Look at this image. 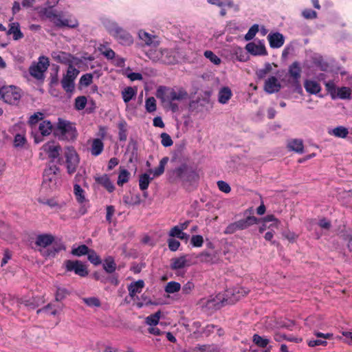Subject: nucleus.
I'll list each match as a JSON object with an SVG mask.
<instances>
[{"label":"nucleus","mask_w":352,"mask_h":352,"mask_svg":"<svg viewBox=\"0 0 352 352\" xmlns=\"http://www.w3.org/2000/svg\"><path fill=\"white\" fill-rule=\"evenodd\" d=\"M87 98L84 96H78L75 99V109L76 110H82L87 104Z\"/></svg>","instance_id":"5fc2aeb1"},{"label":"nucleus","mask_w":352,"mask_h":352,"mask_svg":"<svg viewBox=\"0 0 352 352\" xmlns=\"http://www.w3.org/2000/svg\"><path fill=\"white\" fill-rule=\"evenodd\" d=\"M152 179L153 178H151L147 173L141 175L139 179L140 188L142 190H146Z\"/></svg>","instance_id":"a18cd8bd"},{"label":"nucleus","mask_w":352,"mask_h":352,"mask_svg":"<svg viewBox=\"0 0 352 352\" xmlns=\"http://www.w3.org/2000/svg\"><path fill=\"white\" fill-rule=\"evenodd\" d=\"M96 182L104 187L109 192L114 190L115 187L107 175H103L96 179Z\"/></svg>","instance_id":"cd10ccee"},{"label":"nucleus","mask_w":352,"mask_h":352,"mask_svg":"<svg viewBox=\"0 0 352 352\" xmlns=\"http://www.w3.org/2000/svg\"><path fill=\"white\" fill-rule=\"evenodd\" d=\"M94 276L96 280H100L103 283H110L116 286L118 285L119 283L118 277L115 275L106 276L104 275L99 274L98 273H95Z\"/></svg>","instance_id":"2f4dec72"},{"label":"nucleus","mask_w":352,"mask_h":352,"mask_svg":"<svg viewBox=\"0 0 352 352\" xmlns=\"http://www.w3.org/2000/svg\"><path fill=\"white\" fill-rule=\"evenodd\" d=\"M51 56L54 60L60 63L68 64L72 62L71 54L65 52L54 51L52 52Z\"/></svg>","instance_id":"aec40b11"},{"label":"nucleus","mask_w":352,"mask_h":352,"mask_svg":"<svg viewBox=\"0 0 352 352\" xmlns=\"http://www.w3.org/2000/svg\"><path fill=\"white\" fill-rule=\"evenodd\" d=\"M104 270L109 274L113 273L116 269V264L112 257H108L103 263Z\"/></svg>","instance_id":"79ce46f5"},{"label":"nucleus","mask_w":352,"mask_h":352,"mask_svg":"<svg viewBox=\"0 0 352 352\" xmlns=\"http://www.w3.org/2000/svg\"><path fill=\"white\" fill-rule=\"evenodd\" d=\"M56 289L55 300L56 301H62L70 294L69 291L65 287L56 286Z\"/></svg>","instance_id":"58836bf2"},{"label":"nucleus","mask_w":352,"mask_h":352,"mask_svg":"<svg viewBox=\"0 0 352 352\" xmlns=\"http://www.w3.org/2000/svg\"><path fill=\"white\" fill-rule=\"evenodd\" d=\"M204 56L216 65H219L221 62V58L215 55L212 51L206 50L204 52Z\"/></svg>","instance_id":"bf43d9fd"},{"label":"nucleus","mask_w":352,"mask_h":352,"mask_svg":"<svg viewBox=\"0 0 352 352\" xmlns=\"http://www.w3.org/2000/svg\"><path fill=\"white\" fill-rule=\"evenodd\" d=\"M62 250H65V246L63 244H60L57 247H53L52 248L46 250H40V252L44 256L54 257Z\"/></svg>","instance_id":"ea45409f"},{"label":"nucleus","mask_w":352,"mask_h":352,"mask_svg":"<svg viewBox=\"0 0 352 352\" xmlns=\"http://www.w3.org/2000/svg\"><path fill=\"white\" fill-rule=\"evenodd\" d=\"M21 98V90L15 86H4L0 89V98H1L6 103L16 104L19 102Z\"/></svg>","instance_id":"6e6552de"},{"label":"nucleus","mask_w":352,"mask_h":352,"mask_svg":"<svg viewBox=\"0 0 352 352\" xmlns=\"http://www.w3.org/2000/svg\"><path fill=\"white\" fill-rule=\"evenodd\" d=\"M232 96L231 89L228 87L221 88L218 94V101L219 103L225 104L228 103Z\"/></svg>","instance_id":"a878e982"},{"label":"nucleus","mask_w":352,"mask_h":352,"mask_svg":"<svg viewBox=\"0 0 352 352\" xmlns=\"http://www.w3.org/2000/svg\"><path fill=\"white\" fill-rule=\"evenodd\" d=\"M64 157L67 172L69 175L74 173L80 164V157L73 146H67L65 148Z\"/></svg>","instance_id":"0eeeda50"},{"label":"nucleus","mask_w":352,"mask_h":352,"mask_svg":"<svg viewBox=\"0 0 352 352\" xmlns=\"http://www.w3.org/2000/svg\"><path fill=\"white\" fill-rule=\"evenodd\" d=\"M43 118V113L41 112H36L32 115L28 120V124L33 127L39 120H42Z\"/></svg>","instance_id":"052dcab7"},{"label":"nucleus","mask_w":352,"mask_h":352,"mask_svg":"<svg viewBox=\"0 0 352 352\" xmlns=\"http://www.w3.org/2000/svg\"><path fill=\"white\" fill-rule=\"evenodd\" d=\"M88 143L90 144L89 151L93 156H98L104 150V143L100 138H94L89 140Z\"/></svg>","instance_id":"2eb2a0df"},{"label":"nucleus","mask_w":352,"mask_h":352,"mask_svg":"<svg viewBox=\"0 0 352 352\" xmlns=\"http://www.w3.org/2000/svg\"><path fill=\"white\" fill-rule=\"evenodd\" d=\"M82 301L89 307H96L100 306V301L96 297L83 298Z\"/></svg>","instance_id":"13d9d810"},{"label":"nucleus","mask_w":352,"mask_h":352,"mask_svg":"<svg viewBox=\"0 0 352 352\" xmlns=\"http://www.w3.org/2000/svg\"><path fill=\"white\" fill-rule=\"evenodd\" d=\"M144 287V282L142 280H138L137 281L132 282L128 286L129 296L131 298H133L137 294L141 293Z\"/></svg>","instance_id":"4be33fe9"},{"label":"nucleus","mask_w":352,"mask_h":352,"mask_svg":"<svg viewBox=\"0 0 352 352\" xmlns=\"http://www.w3.org/2000/svg\"><path fill=\"white\" fill-rule=\"evenodd\" d=\"M289 74L295 82H299V79L300 78L301 76V67L298 62H294L289 66Z\"/></svg>","instance_id":"5701e85b"},{"label":"nucleus","mask_w":352,"mask_h":352,"mask_svg":"<svg viewBox=\"0 0 352 352\" xmlns=\"http://www.w3.org/2000/svg\"><path fill=\"white\" fill-rule=\"evenodd\" d=\"M56 135L59 139L63 140H74L77 136V131L75 126L69 121L58 119Z\"/></svg>","instance_id":"39448f33"},{"label":"nucleus","mask_w":352,"mask_h":352,"mask_svg":"<svg viewBox=\"0 0 352 352\" xmlns=\"http://www.w3.org/2000/svg\"><path fill=\"white\" fill-rule=\"evenodd\" d=\"M173 175L184 183L192 184L199 179L197 171L187 164H183L173 170Z\"/></svg>","instance_id":"423d86ee"},{"label":"nucleus","mask_w":352,"mask_h":352,"mask_svg":"<svg viewBox=\"0 0 352 352\" xmlns=\"http://www.w3.org/2000/svg\"><path fill=\"white\" fill-rule=\"evenodd\" d=\"M145 107L148 112L151 113L156 110V100L153 97L147 98L145 101Z\"/></svg>","instance_id":"4d7b16f0"},{"label":"nucleus","mask_w":352,"mask_h":352,"mask_svg":"<svg viewBox=\"0 0 352 352\" xmlns=\"http://www.w3.org/2000/svg\"><path fill=\"white\" fill-rule=\"evenodd\" d=\"M138 36L140 40L144 42L145 45L148 46H156L159 44V42L156 40L157 36L152 35L144 30H140L138 32Z\"/></svg>","instance_id":"6ab92c4d"},{"label":"nucleus","mask_w":352,"mask_h":352,"mask_svg":"<svg viewBox=\"0 0 352 352\" xmlns=\"http://www.w3.org/2000/svg\"><path fill=\"white\" fill-rule=\"evenodd\" d=\"M42 148L52 160L58 158L60 155V152L61 151V146L58 144H56L53 142H47L43 146Z\"/></svg>","instance_id":"f8f14e48"},{"label":"nucleus","mask_w":352,"mask_h":352,"mask_svg":"<svg viewBox=\"0 0 352 352\" xmlns=\"http://www.w3.org/2000/svg\"><path fill=\"white\" fill-rule=\"evenodd\" d=\"M93 75L91 74H85L82 75L80 78V84L81 85L87 87L92 83Z\"/></svg>","instance_id":"0e129e2a"},{"label":"nucleus","mask_w":352,"mask_h":352,"mask_svg":"<svg viewBox=\"0 0 352 352\" xmlns=\"http://www.w3.org/2000/svg\"><path fill=\"white\" fill-rule=\"evenodd\" d=\"M74 193L78 203L82 204L86 201L85 196V190L80 187L79 184H74Z\"/></svg>","instance_id":"e433bc0d"},{"label":"nucleus","mask_w":352,"mask_h":352,"mask_svg":"<svg viewBox=\"0 0 352 352\" xmlns=\"http://www.w3.org/2000/svg\"><path fill=\"white\" fill-rule=\"evenodd\" d=\"M195 289V284L192 281L189 280L186 283H185L182 288V291L184 294H190L193 289Z\"/></svg>","instance_id":"774afa93"},{"label":"nucleus","mask_w":352,"mask_h":352,"mask_svg":"<svg viewBox=\"0 0 352 352\" xmlns=\"http://www.w3.org/2000/svg\"><path fill=\"white\" fill-rule=\"evenodd\" d=\"M267 39L272 48H279L283 45L285 42L283 35L279 32L269 34Z\"/></svg>","instance_id":"dca6fc26"},{"label":"nucleus","mask_w":352,"mask_h":352,"mask_svg":"<svg viewBox=\"0 0 352 352\" xmlns=\"http://www.w3.org/2000/svg\"><path fill=\"white\" fill-rule=\"evenodd\" d=\"M350 100L351 98V89L347 87H339L335 94V99Z\"/></svg>","instance_id":"c756f323"},{"label":"nucleus","mask_w":352,"mask_h":352,"mask_svg":"<svg viewBox=\"0 0 352 352\" xmlns=\"http://www.w3.org/2000/svg\"><path fill=\"white\" fill-rule=\"evenodd\" d=\"M187 91L182 87H168L160 86L157 89L156 96L163 102L171 103L182 101L188 98Z\"/></svg>","instance_id":"7ed1b4c3"},{"label":"nucleus","mask_w":352,"mask_h":352,"mask_svg":"<svg viewBox=\"0 0 352 352\" xmlns=\"http://www.w3.org/2000/svg\"><path fill=\"white\" fill-rule=\"evenodd\" d=\"M253 342L260 348H265L270 343V340L258 334H254L252 338Z\"/></svg>","instance_id":"a19ab883"},{"label":"nucleus","mask_w":352,"mask_h":352,"mask_svg":"<svg viewBox=\"0 0 352 352\" xmlns=\"http://www.w3.org/2000/svg\"><path fill=\"white\" fill-rule=\"evenodd\" d=\"M88 260L95 265H98L101 263V259L100 256L94 250H89V252L87 253Z\"/></svg>","instance_id":"864d4df0"},{"label":"nucleus","mask_w":352,"mask_h":352,"mask_svg":"<svg viewBox=\"0 0 352 352\" xmlns=\"http://www.w3.org/2000/svg\"><path fill=\"white\" fill-rule=\"evenodd\" d=\"M258 25H253L248 30V33L245 35V39L246 41L252 40L258 32Z\"/></svg>","instance_id":"e2e57ef3"},{"label":"nucleus","mask_w":352,"mask_h":352,"mask_svg":"<svg viewBox=\"0 0 352 352\" xmlns=\"http://www.w3.org/2000/svg\"><path fill=\"white\" fill-rule=\"evenodd\" d=\"M180 289V283L175 281H170L166 284L165 287V292L168 294H173L179 292Z\"/></svg>","instance_id":"49530a36"},{"label":"nucleus","mask_w":352,"mask_h":352,"mask_svg":"<svg viewBox=\"0 0 352 352\" xmlns=\"http://www.w3.org/2000/svg\"><path fill=\"white\" fill-rule=\"evenodd\" d=\"M66 272H74L76 274L85 277L88 275L86 266L80 261L66 260L64 262Z\"/></svg>","instance_id":"9b49d317"},{"label":"nucleus","mask_w":352,"mask_h":352,"mask_svg":"<svg viewBox=\"0 0 352 352\" xmlns=\"http://www.w3.org/2000/svg\"><path fill=\"white\" fill-rule=\"evenodd\" d=\"M168 235L171 237H177L181 240L187 241L189 239V235L183 232L177 227H173L168 233Z\"/></svg>","instance_id":"f704fd0d"},{"label":"nucleus","mask_w":352,"mask_h":352,"mask_svg":"<svg viewBox=\"0 0 352 352\" xmlns=\"http://www.w3.org/2000/svg\"><path fill=\"white\" fill-rule=\"evenodd\" d=\"M314 335L316 339H310L307 341V344L310 347H315L316 346H325L327 345V339H329L333 336L332 333H322L320 332H315Z\"/></svg>","instance_id":"4468645a"},{"label":"nucleus","mask_w":352,"mask_h":352,"mask_svg":"<svg viewBox=\"0 0 352 352\" xmlns=\"http://www.w3.org/2000/svg\"><path fill=\"white\" fill-rule=\"evenodd\" d=\"M129 173L128 170L124 169L122 170L118 175V185L122 186L124 183H126L129 179Z\"/></svg>","instance_id":"6e6d98bb"},{"label":"nucleus","mask_w":352,"mask_h":352,"mask_svg":"<svg viewBox=\"0 0 352 352\" xmlns=\"http://www.w3.org/2000/svg\"><path fill=\"white\" fill-rule=\"evenodd\" d=\"M304 87L307 92L310 94H317L321 91L320 85L312 80H306L304 82Z\"/></svg>","instance_id":"b1692460"},{"label":"nucleus","mask_w":352,"mask_h":352,"mask_svg":"<svg viewBox=\"0 0 352 352\" xmlns=\"http://www.w3.org/2000/svg\"><path fill=\"white\" fill-rule=\"evenodd\" d=\"M349 133L348 129L342 126H337L333 129L331 134L336 137L344 138Z\"/></svg>","instance_id":"09e8293b"},{"label":"nucleus","mask_w":352,"mask_h":352,"mask_svg":"<svg viewBox=\"0 0 352 352\" xmlns=\"http://www.w3.org/2000/svg\"><path fill=\"white\" fill-rule=\"evenodd\" d=\"M238 230H243L241 229V226L239 221H235L230 223L224 230L223 233L226 234H232Z\"/></svg>","instance_id":"8fccbe9b"},{"label":"nucleus","mask_w":352,"mask_h":352,"mask_svg":"<svg viewBox=\"0 0 352 352\" xmlns=\"http://www.w3.org/2000/svg\"><path fill=\"white\" fill-rule=\"evenodd\" d=\"M38 13L41 16L49 19L56 27L59 28L64 27L76 28L79 25L78 20L75 18L63 19L62 12L57 14L52 6L41 8Z\"/></svg>","instance_id":"f03ea898"},{"label":"nucleus","mask_w":352,"mask_h":352,"mask_svg":"<svg viewBox=\"0 0 352 352\" xmlns=\"http://www.w3.org/2000/svg\"><path fill=\"white\" fill-rule=\"evenodd\" d=\"M118 129H119V140L120 141H126L127 138V124L125 121H121L118 123Z\"/></svg>","instance_id":"37998d69"},{"label":"nucleus","mask_w":352,"mask_h":352,"mask_svg":"<svg viewBox=\"0 0 352 352\" xmlns=\"http://www.w3.org/2000/svg\"><path fill=\"white\" fill-rule=\"evenodd\" d=\"M104 25L109 34L121 45H130L133 43L132 36L128 32L118 26L115 22L107 21L104 23Z\"/></svg>","instance_id":"20e7f679"},{"label":"nucleus","mask_w":352,"mask_h":352,"mask_svg":"<svg viewBox=\"0 0 352 352\" xmlns=\"http://www.w3.org/2000/svg\"><path fill=\"white\" fill-rule=\"evenodd\" d=\"M161 143L165 147H168L173 145V142L170 136L166 133L161 134Z\"/></svg>","instance_id":"69168bd1"},{"label":"nucleus","mask_w":352,"mask_h":352,"mask_svg":"<svg viewBox=\"0 0 352 352\" xmlns=\"http://www.w3.org/2000/svg\"><path fill=\"white\" fill-rule=\"evenodd\" d=\"M9 35H12L13 39L18 41L22 38L24 35L20 30V25L18 22L11 23L9 25V29L7 32Z\"/></svg>","instance_id":"412c9836"},{"label":"nucleus","mask_w":352,"mask_h":352,"mask_svg":"<svg viewBox=\"0 0 352 352\" xmlns=\"http://www.w3.org/2000/svg\"><path fill=\"white\" fill-rule=\"evenodd\" d=\"M289 150L295 151L297 153H302L304 151L303 142L299 139H294L288 142Z\"/></svg>","instance_id":"c85d7f7f"},{"label":"nucleus","mask_w":352,"mask_h":352,"mask_svg":"<svg viewBox=\"0 0 352 352\" xmlns=\"http://www.w3.org/2000/svg\"><path fill=\"white\" fill-rule=\"evenodd\" d=\"M36 313L38 314H39L41 313H45L48 315L55 316L57 314L58 311H57V309L54 308V305H53L51 303H49L48 305L43 307V308L38 309Z\"/></svg>","instance_id":"de8ad7c7"},{"label":"nucleus","mask_w":352,"mask_h":352,"mask_svg":"<svg viewBox=\"0 0 352 352\" xmlns=\"http://www.w3.org/2000/svg\"><path fill=\"white\" fill-rule=\"evenodd\" d=\"M99 51L108 60H113L114 58H116L115 52L111 48L107 47L104 45H101L100 46Z\"/></svg>","instance_id":"c03bdc74"},{"label":"nucleus","mask_w":352,"mask_h":352,"mask_svg":"<svg viewBox=\"0 0 352 352\" xmlns=\"http://www.w3.org/2000/svg\"><path fill=\"white\" fill-rule=\"evenodd\" d=\"M168 161V157H164L160 160V164L157 166V168H156L154 170H150V172L153 173V177H159L164 173L165 166L167 164Z\"/></svg>","instance_id":"4c0bfd02"},{"label":"nucleus","mask_w":352,"mask_h":352,"mask_svg":"<svg viewBox=\"0 0 352 352\" xmlns=\"http://www.w3.org/2000/svg\"><path fill=\"white\" fill-rule=\"evenodd\" d=\"M26 142V139L24 135L18 133L15 135L14 140V145L15 147L23 146Z\"/></svg>","instance_id":"338daca9"},{"label":"nucleus","mask_w":352,"mask_h":352,"mask_svg":"<svg viewBox=\"0 0 352 352\" xmlns=\"http://www.w3.org/2000/svg\"><path fill=\"white\" fill-rule=\"evenodd\" d=\"M325 87L327 92L330 94L331 98L333 100H335V94L338 89V88H336L335 83L331 80L328 81L325 83Z\"/></svg>","instance_id":"680f3d73"},{"label":"nucleus","mask_w":352,"mask_h":352,"mask_svg":"<svg viewBox=\"0 0 352 352\" xmlns=\"http://www.w3.org/2000/svg\"><path fill=\"white\" fill-rule=\"evenodd\" d=\"M59 172V168L56 165H52L46 168L43 173L44 181L52 182L55 180L56 174Z\"/></svg>","instance_id":"393cba45"},{"label":"nucleus","mask_w":352,"mask_h":352,"mask_svg":"<svg viewBox=\"0 0 352 352\" xmlns=\"http://www.w3.org/2000/svg\"><path fill=\"white\" fill-rule=\"evenodd\" d=\"M280 84L274 76L270 77L265 82L264 89L268 94L278 92L280 89Z\"/></svg>","instance_id":"f3484780"},{"label":"nucleus","mask_w":352,"mask_h":352,"mask_svg":"<svg viewBox=\"0 0 352 352\" xmlns=\"http://www.w3.org/2000/svg\"><path fill=\"white\" fill-rule=\"evenodd\" d=\"M161 313L157 311L146 318V323L150 326H155L158 324L160 319Z\"/></svg>","instance_id":"3c124183"},{"label":"nucleus","mask_w":352,"mask_h":352,"mask_svg":"<svg viewBox=\"0 0 352 352\" xmlns=\"http://www.w3.org/2000/svg\"><path fill=\"white\" fill-rule=\"evenodd\" d=\"M136 89L131 87H127L122 91V96L124 102L128 103L131 101L136 95Z\"/></svg>","instance_id":"c9c22d12"},{"label":"nucleus","mask_w":352,"mask_h":352,"mask_svg":"<svg viewBox=\"0 0 352 352\" xmlns=\"http://www.w3.org/2000/svg\"><path fill=\"white\" fill-rule=\"evenodd\" d=\"M89 248L86 245H79L78 248H74L72 250V254L74 256H81L86 255L89 252Z\"/></svg>","instance_id":"603ef678"},{"label":"nucleus","mask_w":352,"mask_h":352,"mask_svg":"<svg viewBox=\"0 0 352 352\" xmlns=\"http://www.w3.org/2000/svg\"><path fill=\"white\" fill-rule=\"evenodd\" d=\"M203 305H206L208 309H219L223 305V300H221V298L217 296L216 298H213L211 299H208L206 302L204 300H202Z\"/></svg>","instance_id":"bb28decb"},{"label":"nucleus","mask_w":352,"mask_h":352,"mask_svg":"<svg viewBox=\"0 0 352 352\" xmlns=\"http://www.w3.org/2000/svg\"><path fill=\"white\" fill-rule=\"evenodd\" d=\"M54 236L51 234H38L36 238L35 244L42 248H45L52 244Z\"/></svg>","instance_id":"a211bd4d"},{"label":"nucleus","mask_w":352,"mask_h":352,"mask_svg":"<svg viewBox=\"0 0 352 352\" xmlns=\"http://www.w3.org/2000/svg\"><path fill=\"white\" fill-rule=\"evenodd\" d=\"M52 124L49 120H43L38 126V131L43 136L49 135L52 131Z\"/></svg>","instance_id":"72a5a7b5"},{"label":"nucleus","mask_w":352,"mask_h":352,"mask_svg":"<svg viewBox=\"0 0 352 352\" xmlns=\"http://www.w3.org/2000/svg\"><path fill=\"white\" fill-rule=\"evenodd\" d=\"M187 260L186 256H182L171 260L170 267L173 270H180L186 265Z\"/></svg>","instance_id":"473e14b6"},{"label":"nucleus","mask_w":352,"mask_h":352,"mask_svg":"<svg viewBox=\"0 0 352 352\" xmlns=\"http://www.w3.org/2000/svg\"><path fill=\"white\" fill-rule=\"evenodd\" d=\"M49 65V58L45 56H41L36 64L30 66L29 69L30 74L37 80H41L44 78V72H46Z\"/></svg>","instance_id":"9d476101"},{"label":"nucleus","mask_w":352,"mask_h":352,"mask_svg":"<svg viewBox=\"0 0 352 352\" xmlns=\"http://www.w3.org/2000/svg\"><path fill=\"white\" fill-rule=\"evenodd\" d=\"M78 69L69 64L67 73L61 80V85L64 90L67 93H72L74 89V80L79 74Z\"/></svg>","instance_id":"1a4fd4ad"},{"label":"nucleus","mask_w":352,"mask_h":352,"mask_svg":"<svg viewBox=\"0 0 352 352\" xmlns=\"http://www.w3.org/2000/svg\"><path fill=\"white\" fill-rule=\"evenodd\" d=\"M246 50L254 56H265L267 54L264 44L259 41L258 43L254 42L249 43L245 46Z\"/></svg>","instance_id":"ddd939ff"},{"label":"nucleus","mask_w":352,"mask_h":352,"mask_svg":"<svg viewBox=\"0 0 352 352\" xmlns=\"http://www.w3.org/2000/svg\"><path fill=\"white\" fill-rule=\"evenodd\" d=\"M146 54L153 62L166 65L176 64L180 58L178 51L175 49L151 48Z\"/></svg>","instance_id":"f257e3e1"},{"label":"nucleus","mask_w":352,"mask_h":352,"mask_svg":"<svg viewBox=\"0 0 352 352\" xmlns=\"http://www.w3.org/2000/svg\"><path fill=\"white\" fill-rule=\"evenodd\" d=\"M238 221L241 226V229L245 230L250 226L258 223V219L254 216H248L246 218L240 219Z\"/></svg>","instance_id":"7c9ffc66"}]
</instances>
